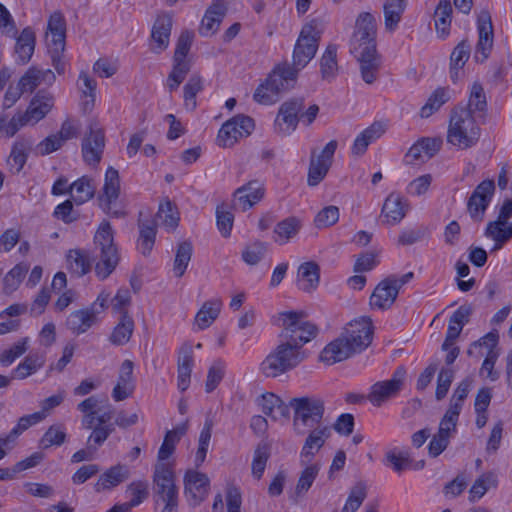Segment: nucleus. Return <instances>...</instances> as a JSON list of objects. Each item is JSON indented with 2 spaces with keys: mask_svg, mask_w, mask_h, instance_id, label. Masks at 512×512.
I'll return each mask as SVG.
<instances>
[{
  "mask_svg": "<svg viewBox=\"0 0 512 512\" xmlns=\"http://www.w3.org/2000/svg\"><path fill=\"white\" fill-rule=\"evenodd\" d=\"M278 325L282 327V340L260 364L266 377H277L300 364L304 359L302 347L317 334L316 326L306 320L304 312H282Z\"/></svg>",
  "mask_w": 512,
  "mask_h": 512,
  "instance_id": "nucleus-1",
  "label": "nucleus"
},
{
  "mask_svg": "<svg viewBox=\"0 0 512 512\" xmlns=\"http://www.w3.org/2000/svg\"><path fill=\"white\" fill-rule=\"evenodd\" d=\"M376 33L375 17L368 12L361 13L356 20L351 39V52L360 63L361 76L367 84H372L377 79L381 64L376 50Z\"/></svg>",
  "mask_w": 512,
  "mask_h": 512,
  "instance_id": "nucleus-2",
  "label": "nucleus"
},
{
  "mask_svg": "<svg viewBox=\"0 0 512 512\" xmlns=\"http://www.w3.org/2000/svg\"><path fill=\"white\" fill-rule=\"evenodd\" d=\"M373 326L369 318L351 321L341 335L322 350L320 359L328 365L341 362L365 350L372 342Z\"/></svg>",
  "mask_w": 512,
  "mask_h": 512,
  "instance_id": "nucleus-3",
  "label": "nucleus"
},
{
  "mask_svg": "<svg viewBox=\"0 0 512 512\" xmlns=\"http://www.w3.org/2000/svg\"><path fill=\"white\" fill-rule=\"evenodd\" d=\"M303 98H292L283 102L274 121V131L282 136H288L294 132L299 121L310 125L316 118L319 107L310 105L306 110Z\"/></svg>",
  "mask_w": 512,
  "mask_h": 512,
  "instance_id": "nucleus-4",
  "label": "nucleus"
},
{
  "mask_svg": "<svg viewBox=\"0 0 512 512\" xmlns=\"http://www.w3.org/2000/svg\"><path fill=\"white\" fill-rule=\"evenodd\" d=\"M480 138V128L471 111L465 107L452 110L447 132L448 143L461 149L474 146Z\"/></svg>",
  "mask_w": 512,
  "mask_h": 512,
  "instance_id": "nucleus-5",
  "label": "nucleus"
},
{
  "mask_svg": "<svg viewBox=\"0 0 512 512\" xmlns=\"http://www.w3.org/2000/svg\"><path fill=\"white\" fill-rule=\"evenodd\" d=\"M297 70L285 63L278 65L254 92L253 99L262 105H271L278 101L281 92L293 87Z\"/></svg>",
  "mask_w": 512,
  "mask_h": 512,
  "instance_id": "nucleus-6",
  "label": "nucleus"
},
{
  "mask_svg": "<svg viewBox=\"0 0 512 512\" xmlns=\"http://www.w3.org/2000/svg\"><path fill=\"white\" fill-rule=\"evenodd\" d=\"M289 406L294 410L293 429L297 435H304L315 426L322 425L324 401L316 396L293 398Z\"/></svg>",
  "mask_w": 512,
  "mask_h": 512,
  "instance_id": "nucleus-7",
  "label": "nucleus"
},
{
  "mask_svg": "<svg viewBox=\"0 0 512 512\" xmlns=\"http://www.w3.org/2000/svg\"><path fill=\"white\" fill-rule=\"evenodd\" d=\"M94 242L100 252L95 264V273L99 279H106L116 268L119 262V254L114 244V233L111 224L103 221L95 236Z\"/></svg>",
  "mask_w": 512,
  "mask_h": 512,
  "instance_id": "nucleus-8",
  "label": "nucleus"
},
{
  "mask_svg": "<svg viewBox=\"0 0 512 512\" xmlns=\"http://www.w3.org/2000/svg\"><path fill=\"white\" fill-rule=\"evenodd\" d=\"M153 482L156 501L164 503L162 512H177L178 489L175 485L174 473L167 463L155 465Z\"/></svg>",
  "mask_w": 512,
  "mask_h": 512,
  "instance_id": "nucleus-9",
  "label": "nucleus"
},
{
  "mask_svg": "<svg viewBox=\"0 0 512 512\" xmlns=\"http://www.w3.org/2000/svg\"><path fill=\"white\" fill-rule=\"evenodd\" d=\"M320 32L315 22L303 26L293 51V67L297 73L315 56Z\"/></svg>",
  "mask_w": 512,
  "mask_h": 512,
  "instance_id": "nucleus-10",
  "label": "nucleus"
},
{
  "mask_svg": "<svg viewBox=\"0 0 512 512\" xmlns=\"http://www.w3.org/2000/svg\"><path fill=\"white\" fill-rule=\"evenodd\" d=\"M406 370L399 366L387 380L378 381L370 387L367 399L375 407H381L384 403L395 398L403 389Z\"/></svg>",
  "mask_w": 512,
  "mask_h": 512,
  "instance_id": "nucleus-11",
  "label": "nucleus"
},
{
  "mask_svg": "<svg viewBox=\"0 0 512 512\" xmlns=\"http://www.w3.org/2000/svg\"><path fill=\"white\" fill-rule=\"evenodd\" d=\"M254 127V120L251 117L243 114L236 115L222 125L217 142L221 147H232L239 139L249 136Z\"/></svg>",
  "mask_w": 512,
  "mask_h": 512,
  "instance_id": "nucleus-12",
  "label": "nucleus"
},
{
  "mask_svg": "<svg viewBox=\"0 0 512 512\" xmlns=\"http://www.w3.org/2000/svg\"><path fill=\"white\" fill-rule=\"evenodd\" d=\"M191 43L190 33L188 31L183 32L177 41L173 57V69L167 80L170 90L178 88L190 70V61L187 59V56Z\"/></svg>",
  "mask_w": 512,
  "mask_h": 512,
  "instance_id": "nucleus-13",
  "label": "nucleus"
},
{
  "mask_svg": "<svg viewBox=\"0 0 512 512\" xmlns=\"http://www.w3.org/2000/svg\"><path fill=\"white\" fill-rule=\"evenodd\" d=\"M495 191L493 180L482 181L468 199L467 209L474 220L481 221Z\"/></svg>",
  "mask_w": 512,
  "mask_h": 512,
  "instance_id": "nucleus-14",
  "label": "nucleus"
},
{
  "mask_svg": "<svg viewBox=\"0 0 512 512\" xmlns=\"http://www.w3.org/2000/svg\"><path fill=\"white\" fill-rule=\"evenodd\" d=\"M337 145L336 140H331L326 144L320 155L311 159L308 173V184L310 186L318 185L326 176L332 164Z\"/></svg>",
  "mask_w": 512,
  "mask_h": 512,
  "instance_id": "nucleus-15",
  "label": "nucleus"
},
{
  "mask_svg": "<svg viewBox=\"0 0 512 512\" xmlns=\"http://www.w3.org/2000/svg\"><path fill=\"white\" fill-rule=\"evenodd\" d=\"M478 42L476 45L475 59L484 62L493 47V25L489 13H481L477 22Z\"/></svg>",
  "mask_w": 512,
  "mask_h": 512,
  "instance_id": "nucleus-16",
  "label": "nucleus"
},
{
  "mask_svg": "<svg viewBox=\"0 0 512 512\" xmlns=\"http://www.w3.org/2000/svg\"><path fill=\"white\" fill-rule=\"evenodd\" d=\"M104 147V132L91 126L89 135L82 140L81 150L84 161L91 166H96L101 161Z\"/></svg>",
  "mask_w": 512,
  "mask_h": 512,
  "instance_id": "nucleus-17",
  "label": "nucleus"
},
{
  "mask_svg": "<svg viewBox=\"0 0 512 512\" xmlns=\"http://www.w3.org/2000/svg\"><path fill=\"white\" fill-rule=\"evenodd\" d=\"M263 195V184L257 180L251 181L235 191L233 207L241 211H246L258 203L263 198Z\"/></svg>",
  "mask_w": 512,
  "mask_h": 512,
  "instance_id": "nucleus-18",
  "label": "nucleus"
},
{
  "mask_svg": "<svg viewBox=\"0 0 512 512\" xmlns=\"http://www.w3.org/2000/svg\"><path fill=\"white\" fill-rule=\"evenodd\" d=\"M330 436L328 426L319 425L312 428L301 450L302 464H308Z\"/></svg>",
  "mask_w": 512,
  "mask_h": 512,
  "instance_id": "nucleus-19",
  "label": "nucleus"
},
{
  "mask_svg": "<svg viewBox=\"0 0 512 512\" xmlns=\"http://www.w3.org/2000/svg\"><path fill=\"white\" fill-rule=\"evenodd\" d=\"M442 141L435 138H423L415 143L405 155V160L409 164H415L418 161L425 162L432 158L440 149Z\"/></svg>",
  "mask_w": 512,
  "mask_h": 512,
  "instance_id": "nucleus-20",
  "label": "nucleus"
},
{
  "mask_svg": "<svg viewBox=\"0 0 512 512\" xmlns=\"http://www.w3.org/2000/svg\"><path fill=\"white\" fill-rule=\"evenodd\" d=\"M54 106V97L44 91L39 90L30 100L25 110L35 125L44 119Z\"/></svg>",
  "mask_w": 512,
  "mask_h": 512,
  "instance_id": "nucleus-21",
  "label": "nucleus"
},
{
  "mask_svg": "<svg viewBox=\"0 0 512 512\" xmlns=\"http://www.w3.org/2000/svg\"><path fill=\"white\" fill-rule=\"evenodd\" d=\"M129 476L130 471L127 466L116 464L100 475L94 485V490L97 493L111 490L127 480Z\"/></svg>",
  "mask_w": 512,
  "mask_h": 512,
  "instance_id": "nucleus-22",
  "label": "nucleus"
},
{
  "mask_svg": "<svg viewBox=\"0 0 512 512\" xmlns=\"http://www.w3.org/2000/svg\"><path fill=\"white\" fill-rule=\"evenodd\" d=\"M172 28V18L167 14L159 15L152 27L151 49L160 53L165 50L169 45V38Z\"/></svg>",
  "mask_w": 512,
  "mask_h": 512,
  "instance_id": "nucleus-23",
  "label": "nucleus"
},
{
  "mask_svg": "<svg viewBox=\"0 0 512 512\" xmlns=\"http://www.w3.org/2000/svg\"><path fill=\"white\" fill-rule=\"evenodd\" d=\"M257 403L262 412L272 420L278 421L289 417V405L285 404L280 397L273 393L262 394Z\"/></svg>",
  "mask_w": 512,
  "mask_h": 512,
  "instance_id": "nucleus-24",
  "label": "nucleus"
},
{
  "mask_svg": "<svg viewBox=\"0 0 512 512\" xmlns=\"http://www.w3.org/2000/svg\"><path fill=\"white\" fill-rule=\"evenodd\" d=\"M386 131V127L381 122H374L369 127L364 129L357 137L355 138L353 145L351 147V153L354 156H362L366 151L368 146L378 140Z\"/></svg>",
  "mask_w": 512,
  "mask_h": 512,
  "instance_id": "nucleus-25",
  "label": "nucleus"
},
{
  "mask_svg": "<svg viewBox=\"0 0 512 512\" xmlns=\"http://www.w3.org/2000/svg\"><path fill=\"white\" fill-rule=\"evenodd\" d=\"M484 235L494 241L491 252H496L512 239V222L497 219L490 221Z\"/></svg>",
  "mask_w": 512,
  "mask_h": 512,
  "instance_id": "nucleus-26",
  "label": "nucleus"
},
{
  "mask_svg": "<svg viewBox=\"0 0 512 512\" xmlns=\"http://www.w3.org/2000/svg\"><path fill=\"white\" fill-rule=\"evenodd\" d=\"M97 320L94 308L73 311L66 320V327L75 335L87 332Z\"/></svg>",
  "mask_w": 512,
  "mask_h": 512,
  "instance_id": "nucleus-27",
  "label": "nucleus"
},
{
  "mask_svg": "<svg viewBox=\"0 0 512 512\" xmlns=\"http://www.w3.org/2000/svg\"><path fill=\"white\" fill-rule=\"evenodd\" d=\"M55 81V74L50 69L30 67L19 79L22 89L26 93H32L39 85H51Z\"/></svg>",
  "mask_w": 512,
  "mask_h": 512,
  "instance_id": "nucleus-28",
  "label": "nucleus"
},
{
  "mask_svg": "<svg viewBox=\"0 0 512 512\" xmlns=\"http://www.w3.org/2000/svg\"><path fill=\"white\" fill-rule=\"evenodd\" d=\"M225 14L226 7L222 2L213 3L202 19L199 33L205 37L214 35L218 31Z\"/></svg>",
  "mask_w": 512,
  "mask_h": 512,
  "instance_id": "nucleus-29",
  "label": "nucleus"
},
{
  "mask_svg": "<svg viewBox=\"0 0 512 512\" xmlns=\"http://www.w3.org/2000/svg\"><path fill=\"white\" fill-rule=\"evenodd\" d=\"M398 291L387 278L381 281L370 297V305L374 309H387L396 300Z\"/></svg>",
  "mask_w": 512,
  "mask_h": 512,
  "instance_id": "nucleus-30",
  "label": "nucleus"
},
{
  "mask_svg": "<svg viewBox=\"0 0 512 512\" xmlns=\"http://www.w3.org/2000/svg\"><path fill=\"white\" fill-rule=\"evenodd\" d=\"M407 208L403 199L398 194H390L382 207V216L390 225L399 223L406 215Z\"/></svg>",
  "mask_w": 512,
  "mask_h": 512,
  "instance_id": "nucleus-31",
  "label": "nucleus"
},
{
  "mask_svg": "<svg viewBox=\"0 0 512 512\" xmlns=\"http://www.w3.org/2000/svg\"><path fill=\"white\" fill-rule=\"evenodd\" d=\"M406 0H385L383 4L384 25L389 32H394L406 9Z\"/></svg>",
  "mask_w": 512,
  "mask_h": 512,
  "instance_id": "nucleus-32",
  "label": "nucleus"
},
{
  "mask_svg": "<svg viewBox=\"0 0 512 512\" xmlns=\"http://www.w3.org/2000/svg\"><path fill=\"white\" fill-rule=\"evenodd\" d=\"M435 29L438 37L445 39L450 33L452 5L450 0H439L435 13Z\"/></svg>",
  "mask_w": 512,
  "mask_h": 512,
  "instance_id": "nucleus-33",
  "label": "nucleus"
},
{
  "mask_svg": "<svg viewBox=\"0 0 512 512\" xmlns=\"http://www.w3.org/2000/svg\"><path fill=\"white\" fill-rule=\"evenodd\" d=\"M191 362L192 346L186 343L181 347L178 359V388L181 392L190 386Z\"/></svg>",
  "mask_w": 512,
  "mask_h": 512,
  "instance_id": "nucleus-34",
  "label": "nucleus"
},
{
  "mask_svg": "<svg viewBox=\"0 0 512 512\" xmlns=\"http://www.w3.org/2000/svg\"><path fill=\"white\" fill-rule=\"evenodd\" d=\"M222 302L219 299H212L203 303L194 316V324L201 330L210 327L219 316Z\"/></svg>",
  "mask_w": 512,
  "mask_h": 512,
  "instance_id": "nucleus-35",
  "label": "nucleus"
},
{
  "mask_svg": "<svg viewBox=\"0 0 512 512\" xmlns=\"http://www.w3.org/2000/svg\"><path fill=\"white\" fill-rule=\"evenodd\" d=\"M46 362V356L43 353H30L13 370L15 378L23 380L40 370Z\"/></svg>",
  "mask_w": 512,
  "mask_h": 512,
  "instance_id": "nucleus-36",
  "label": "nucleus"
},
{
  "mask_svg": "<svg viewBox=\"0 0 512 512\" xmlns=\"http://www.w3.org/2000/svg\"><path fill=\"white\" fill-rule=\"evenodd\" d=\"M32 144L33 143L27 139H18L14 142L8 159L13 173L18 174L23 169L31 151Z\"/></svg>",
  "mask_w": 512,
  "mask_h": 512,
  "instance_id": "nucleus-37",
  "label": "nucleus"
},
{
  "mask_svg": "<svg viewBox=\"0 0 512 512\" xmlns=\"http://www.w3.org/2000/svg\"><path fill=\"white\" fill-rule=\"evenodd\" d=\"M34 49L35 33L30 27H26L20 33L15 45V53L18 60L22 64L27 63L31 59Z\"/></svg>",
  "mask_w": 512,
  "mask_h": 512,
  "instance_id": "nucleus-38",
  "label": "nucleus"
},
{
  "mask_svg": "<svg viewBox=\"0 0 512 512\" xmlns=\"http://www.w3.org/2000/svg\"><path fill=\"white\" fill-rule=\"evenodd\" d=\"M456 429L440 422L438 432L433 435L428 445V453L431 457L439 456L448 447Z\"/></svg>",
  "mask_w": 512,
  "mask_h": 512,
  "instance_id": "nucleus-39",
  "label": "nucleus"
},
{
  "mask_svg": "<svg viewBox=\"0 0 512 512\" xmlns=\"http://www.w3.org/2000/svg\"><path fill=\"white\" fill-rule=\"evenodd\" d=\"M319 266L315 262H305L298 269V287L310 292L318 286Z\"/></svg>",
  "mask_w": 512,
  "mask_h": 512,
  "instance_id": "nucleus-40",
  "label": "nucleus"
},
{
  "mask_svg": "<svg viewBox=\"0 0 512 512\" xmlns=\"http://www.w3.org/2000/svg\"><path fill=\"white\" fill-rule=\"evenodd\" d=\"M337 46L328 45L320 59V73L323 80L331 82L338 74Z\"/></svg>",
  "mask_w": 512,
  "mask_h": 512,
  "instance_id": "nucleus-41",
  "label": "nucleus"
},
{
  "mask_svg": "<svg viewBox=\"0 0 512 512\" xmlns=\"http://www.w3.org/2000/svg\"><path fill=\"white\" fill-rule=\"evenodd\" d=\"M139 238L138 249L140 252L147 256L151 253L155 244L156 238V225L152 220L141 221L139 220Z\"/></svg>",
  "mask_w": 512,
  "mask_h": 512,
  "instance_id": "nucleus-42",
  "label": "nucleus"
},
{
  "mask_svg": "<svg viewBox=\"0 0 512 512\" xmlns=\"http://www.w3.org/2000/svg\"><path fill=\"white\" fill-rule=\"evenodd\" d=\"M69 192L74 202L80 205L94 196L95 186L90 178L83 176L69 186Z\"/></svg>",
  "mask_w": 512,
  "mask_h": 512,
  "instance_id": "nucleus-43",
  "label": "nucleus"
},
{
  "mask_svg": "<svg viewBox=\"0 0 512 512\" xmlns=\"http://www.w3.org/2000/svg\"><path fill=\"white\" fill-rule=\"evenodd\" d=\"M133 330V319L128 315V313H124L110 335V342L118 346L126 344L130 340Z\"/></svg>",
  "mask_w": 512,
  "mask_h": 512,
  "instance_id": "nucleus-44",
  "label": "nucleus"
},
{
  "mask_svg": "<svg viewBox=\"0 0 512 512\" xmlns=\"http://www.w3.org/2000/svg\"><path fill=\"white\" fill-rule=\"evenodd\" d=\"M450 99V91L448 88H437L427 99L425 105L420 110L422 118H428L440 109Z\"/></svg>",
  "mask_w": 512,
  "mask_h": 512,
  "instance_id": "nucleus-45",
  "label": "nucleus"
},
{
  "mask_svg": "<svg viewBox=\"0 0 512 512\" xmlns=\"http://www.w3.org/2000/svg\"><path fill=\"white\" fill-rule=\"evenodd\" d=\"M28 269L29 266L25 263L15 265L3 279V293L11 295L15 292L19 288L23 278L28 272Z\"/></svg>",
  "mask_w": 512,
  "mask_h": 512,
  "instance_id": "nucleus-46",
  "label": "nucleus"
},
{
  "mask_svg": "<svg viewBox=\"0 0 512 512\" xmlns=\"http://www.w3.org/2000/svg\"><path fill=\"white\" fill-rule=\"evenodd\" d=\"M69 269L77 276H83L91 269V262L87 253L79 249L70 250L67 254Z\"/></svg>",
  "mask_w": 512,
  "mask_h": 512,
  "instance_id": "nucleus-47",
  "label": "nucleus"
},
{
  "mask_svg": "<svg viewBox=\"0 0 512 512\" xmlns=\"http://www.w3.org/2000/svg\"><path fill=\"white\" fill-rule=\"evenodd\" d=\"M126 496L129 498L127 502L132 508L139 506L149 496V483L146 480L132 481L126 487Z\"/></svg>",
  "mask_w": 512,
  "mask_h": 512,
  "instance_id": "nucleus-48",
  "label": "nucleus"
},
{
  "mask_svg": "<svg viewBox=\"0 0 512 512\" xmlns=\"http://www.w3.org/2000/svg\"><path fill=\"white\" fill-rule=\"evenodd\" d=\"M300 226V221L294 217L279 222L274 229L275 241L285 244L298 233Z\"/></svg>",
  "mask_w": 512,
  "mask_h": 512,
  "instance_id": "nucleus-49",
  "label": "nucleus"
},
{
  "mask_svg": "<svg viewBox=\"0 0 512 512\" xmlns=\"http://www.w3.org/2000/svg\"><path fill=\"white\" fill-rule=\"evenodd\" d=\"M465 108L471 111V115H473L474 113L484 114L486 112V94L484 92L483 86L480 83L475 82L471 86L468 105Z\"/></svg>",
  "mask_w": 512,
  "mask_h": 512,
  "instance_id": "nucleus-50",
  "label": "nucleus"
},
{
  "mask_svg": "<svg viewBox=\"0 0 512 512\" xmlns=\"http://www.w3.org/2000/svg\"><path fill=\"white\" fill-rule=\"evenodd\" d=\"M411 463L409 454L397 449L388 450L383 458V464L390 467L393 471L400 474L406 470Z\"/></svg>",
  "mask_w": 512,
  "mask_h": 512,
  "instance_id": "nucleus-51",
  "label": "nucleus"
},
{
  "mask_svg": "<svg viewBox=\"0 0 512 512\" xmlns=\"http://www.w3.org/2000/svg\"><path fill=\"white\" fill-rule=\"evenodd\" d=\"M212 427L213 421L210 418H207L205 424L200 432L199 440H198V448L196 451V455L194 458V465L199 467L202 465L206 459L208 446L211 440L212 435Z\"/></svg>",
  "mask_w": 512,
  "mask_h": 512,
  "instance_id": "nucleus-52",
  "label": "nucleus"
},
{
  "mask_svg": "<svg viewBox=\"0 0 512 512\" xmlns=\"http://www.w3.org/2000/svg\"><path fill=\"white\" fill-rule=\"evenodd\" d=\"M67 438L66 429L63 424L51 425L40 439V447L48 449L51 446H61Z\"/></svg>",
  "mask_w": 512,
  "mask_h": 512,
  "instance_id": "nucleus-53",
  "label": "nucleus"
},
{
  "mask_svg": "<svg viewBox=\"0 0 512 512\" xmlns=\"http://www.w3.org/2000/svg\"><path fill=\"white\" fill-rule=\"evenodd\" d=\"M156 216L160 225L168 232L173 231L178 226V212L170 201L160 204Z\"/></svg>",
  "mask_w": 512,
  "mask_h": 512,
  "instance_id": "nucleus-54",
  "label": "nucleus"
},
{
  "mask_svg": "<svg viewBox=\"0 0 512 512\" xmlns=\"http://www.w3.org/2000/svg\"><path fill=\"white\" fill-rule=\"evenodd\" d=\"M226 371V363L222 359H216L210 365L205 381V391L213 392L223 380Z\"/></svg>",
  "mask_w": 512,
  "mask_h": 512,
  "instance_id": "nucleus-55",
  "label": "nucleus"
},
{
  "mask_svg": "<svg viewBox=\"0 0 512 512\" xmlns=\"http://www.w3.org/2000/svg\"><path fill=\"white\" fill-rule=\"evenodd\" d=\"M305 465L306 467L301 472L295 488L297 496L304 495L310 489L320 470V465L318 463Z\"/></svg>",
  "mask_w": 512,
  "mask_h": 512,
  "instance_id": "nucleus-56",
  "label": "nucleus"
},
{
  "mask_svg": "<svg viewBox=\"0 0 512 512\" xmlns=\"http://www.w3.org/2000/svg\"><path fill=\"white\" fill-rule=\"evenodd\" d=\"M120 195V178L119 173L113 167H109L105 173L103 193L99 198L111 199L119 198Z\"/></svg>",
  "mask_w": 512,
  "mask_h": 512,
  "instance_id": "nucleus-57",
  "label": "nucleus"
},
{
  "mask_svg": "<svg viewBox=\"0 0 512 512\" xmlns=\"http://www.w3.org/2000/svg\"><path fill=\"white\" fill-rule=\"evenodd\" d=\"M29 338H22L9 349L0 354V363L4 366L11 365L17 358L22 356L28 349Z\"/></svg>",
  "mask_w": 512,
  "mask_h": 512,
  "instance_id": "nucleus-58",
  "label": "nucleus"
},
{
  "mask_svg": "<svg viewBox=\"0 0 512 512\" xmlns=\"http://www.w3.org/2000/svg\"><path fill=\"white\" fill-rule=\"evenodd\" d=\"M191 259V246L189 243L184 242L179 245L173 266V272L176 277H181Z\"/></svg>",
  "mask_w": 512,
  "mask_h": 512,
  "instance_id": "nucleus-59",
  "label": "nucleus"
},
{
  "mask_svg": "<svg viewBox=\"0 0 512 512\" xmlns=\"http://www.w3.org/2000/svg\"><path fill=\"white\" fill-rule=\"evenodd\" d=\"M267 251V245L263 242L256 241L248 246L242 252V259L248 265L258 264Z\"/></svg>",
  "mask_w": 512,
  "mask_h": 512,
  "instance_id": "nucleus-60",
  "label": "nucleus"
},
{
  "mask_svg": "<svg viewBox=\"0 0 512 512\" xmlns=\"http://www.w3.org/2000/svg\"><path fill=\"white\" fill-rule=\"evenodd\" d=\"M366 488L363 484L354 486L341 512H356L366 498Z\"/></svg>",
  "mask_w": 512,
  "mask_h": 512,
  "instance_id": "nucleus-61",
  "label": "nucleus"
},
{
  "mask_svg": "<svg viewBox=\"0 0 512 512\" xmlns=\"http://www.w3.org/2000/svg\"><path fill=\"white\" fill-rule=\"evenodd\" d=\"M28 125L34 126L35 124L32 123L26 111H19L15 113L9 121L6 120L5 135L7 137H13L21 128Z\"/></svg>",
  "mask_w": 512,
  "mask_h": 512,
  "instance_id": "nucleus-62",
  "label": "nucleus"
},
{
  "mask_svg": "<svg viewBox=\"0 0 512 512\" xmlns=\"http://www.w3.org/2000/svg\"><path fill=\"white\" fill-rule=\"evenodd\" d=\"M471 53V46L466 41H461L452 51L450 60L453 70L462 69L465 63L468 61Z\"/></svg>",
  "mask_w": 512,
  "mask_h": 512,
  "instance_id": "nucleus-63",
  "label": "nucleus"
},
{
  "mask_svg": "<svg viewBox=\"0 0 512 512\" xmlns=\"http://www.w3.org/2000/svg\"><path fill=\"white\" fill-rule=\"evenodd\" d=\"M339 220V209L336 206L323 208L315 217V225L318 228H326L334 225Z\"/></svg>",
  "mask_w": 512,
  "mask_h": 512,
  "instance_id": "nucleus-64",
  "label": "nucleus"
}]
</instances>
